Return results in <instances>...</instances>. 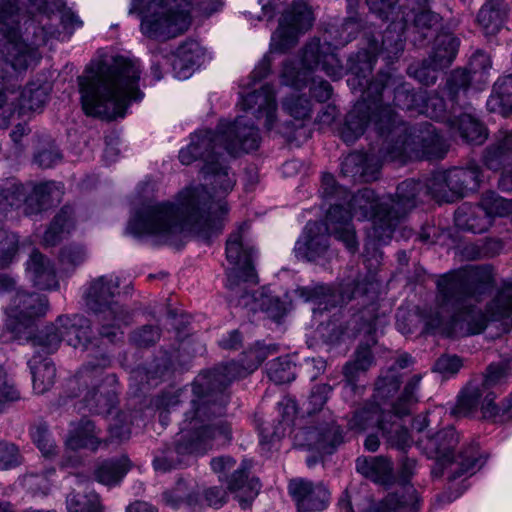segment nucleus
I'll list each match as a JSON object with an SVG mask.
<instances>
[{
    "instance_id": "nucleus-58",
    "label": "nucleus",
    "mask_w": 512,
    "mask_h": 512,
    "mask_svg": "<svg viewBox=\"0 0 512 512\" xmlns=\"http://www.w3.org/2000/svg\"><path fill=\"white\" fill-rule=\"evenodd\" d=\"M480 203L487 211V215L491 217V222L495 216H505L512 213V199H505L494 192L484 193Z\"/></svg>"
},
{
    "instance_id": "nucleus-37",
    "label": "nucleus",
    "mask_w": 512,
    "mask_h": 512,
    "mask_svg": "<svg viewBox=\"0 0 512 512\" xmlns=\"http://www.w3.org/2000/svg\"><path fill=\"white\" fill-rule=\"evenodd\" d=\"M356 470L376 484L390 486L394 482L392 463L383 456L359 457Z\"/></svg>"
},
{
    "instance_id": "nucleus-52",
    "label": "nucleus",
    "mask_w": 512,
    "mask_h": 512,
    "mask_svg": "<svg viewBox=\"0 0 512 512\" xmlns=\"http://www.w3.org/2000/svg\"><path fill=\"white\" fill-rule=\"evenodd\" d=\"M380 429L390 446L401 450L410 446L411 437L409 432L400 423L394 421L389 424V418H385L380 422Z\"/></svg>"
},
{
    "instance_id": "nucleus-45",
    "label": "nucleus",
    "mask_w": 512,
    "mask_h": 512,
    "mask_svg": "<svg viewBox=\"0 0 512 512\" xmlns=\"http://www.w3.org/2000/svg\"><path fill=\"white\" fill-rule=\"evenodd\" d=\"M100 430L93 421L83 418L71 432L67 444L72 449L87 448L96 450L99 441Z\"/></svg>"
},
{
    "instance_id": "nucleus-46",
    "label": "nucleus",
    "mask_w": 512,
    "mask_h": 512,
    "mask_svg": "<svg viewBox=\"0 0 512 512\" xmlns=\"http://www.w3.org/2000/svg\"><path fill=\"white\" fill-rule=\"evenodd\" d=\"M488 108L504 115L512 112V75L500 77L487 101Z\"/></svg>"
},
{
    "instance_id": "nucleus-47",
    "label": "nucleus",
    "mask_w": 512,
    "mask_h": 512,
    "mask_svg": "<svg viewBox=\"0 0 512 512\" xmlns=\"http://www.w3.org/2000/svg\"><path fill=\"white\" fill-rule=\"evenodd\" d=\"M72 227L73 210L69 206H64L45 231L42 239L43 245L46 247L55 246L61 241L65 233H69Z\"/></svg>"
},
{
    "instance_id": "nucleus-40",
    "label": "nucleus",
    "mask_w": 512,
    "mask_h": 512,
    "mask_svg": "<svg viewBox=\"0 0 512 512\" xmlns=\"http://www.w3.org/2000/svg\"><path fill=\"white\" fill-rule=\"evenodd\" d=\"M400 382V375L395 372V369H388L375 384L374 404L383 414L387 413L390 417L394 416L390 403L395 401L393 397L399 389Z\"/></svg>"
},
{
    "instance_id": "nucleus-20",
    "label": "nucleus",
    "mask_w": 512,
    "mask_h": 512,
    "mask_svg": "<svg viewBox=\"0 0 512 512\" xmlns=\"http://www.w3.org/2000/svg\"><path fill=\"white\" fill-rule=\"evenodd\" d=\"M403 25L393 24L390 25L383 34L365 35L367 41V48L357 54V60L362 66L355 65L353 70V82L357 80V74L361 79L367 82V77L373 69V65L378 55H383L387 62L397 58L403 51V38L401 30Z\"/></svg>"
},
{
    "instance_id": "nucleus-33",
    "label": "nucleus",
    "mask_w": 512,
    "mask_h": 512,
    "mask_svg": "<svg viewBox=\"0 0 512 512\" xmlns=\"http://www.w3.org/2000/svg\"><path fill=\"white\" fill-rule=\"evenodd\" d=\"M445 173L448 178V186L456 201L469 191H475L479 187L482 170L476 163H471L465 168L454 167Z\"/></svg>"
},
{
    "instance_id": "nucleus-26",
    "label": "nucleus",
    "mask_w": 512,
    "mask_h": 512,
    "mask_svg": "<svg viewBox=\"0 0 512 512\" xmlns=\"http://www.w3.org/2000/svg\"><path fill=\"white\" fill-rule=\"evenodd\" d=\"M241 107L243 110H252L256 118L265 117V127L271 130L276 120V101L273 88L265 84L260 90L241 96Z\"/></svg>"
},
{
    "instance_id": "nucleus-32",
    "label": "nucleus",
    "mask_w": 512,
    "mask_h": 512,
    "mask_svg": "<svg viewBox=\"0 0 512 512\" xmlns=\"http://www.w3.org/2000/svg\"><path fill=\"white\" fill-rule=\"evenodd\" d=\"M429 0H407L404 11V22L412 21L415 29L422 38H427L429 32L435 31L441 21L439 14L431 11Z\"/></svg>"
},
{
    "instance_id": "nucleus-17",
    "label": "nucleus",
    "mask_w": 512,
    "mask_h": 512,
    "mask_svg": "<svg viewBox=\"0 0 512 512\" xmlns=\"http://www.w3.org/2000/svg\"><path fill=\"white\" fill-rule=\"evenodd\" d=\"M322 196L327 200H335L331 207L338 205L342 210V215L347 213L349 215L348 223L353 227L351 223L352 217H356L358 220H364L372 218L370 236L377 239L374 235L375 221L380 216L381 205L385 201L382 199L379 201L373 190L364 188L358 193L354 194L348 201L349 210L345 209L343 204L346 203L349 193L348 191L336 184L334 177L331 174H324L322 177Z\"/></svg>"
},
{
    "instance_id": "nucleus-59",
    "label": "nucleus",
    "mask_w": 512,
    "mask_h": 512,
    "mask_svg": "<svg viewBox=\"0 0 512 512\" xmlns=\"http://www.w3.org/2000/svg\"><path fill=\"white\" fill-rule=\"evenodd\" d=\"M488 308L495 317H508L512 314V281L504 283Z\"/></svg>"
},
{
    "instance_id": "nucleus-57",
    "label": "nucleus",
    "mask_w": 512,
    "mask_h": 512,
    "mask_svg": "<svg viewBox=\"0 0 512 512\" xmlns=\"http://www.w3.org/2000/svg\"><path fill=\"white\" fill-rule=\"evenodd\" d=\"M47 98L48 94L44 87L29 86L23 91H19V99L17 105H19L22 109L37 111L44 106Z\"/></svg>"
},
{
    "instance_id": "nucleus-23",
    "label": "nucleus",
    "mask_w": 512,
    "mask_h": 512,
    "mask_svg": "<svg viewBox=\"0 0 512 512\" xmlns=\"http://www.w3.org/2000/svg\"><path fill=\"white\" fill-rule=\"evenodd\" d=\"M496 393L485 389L480 384L469 383L459 394L458 400L451 413L456 417L473 415L478 409L485 419H491L500 413L495 403Z\"/></svg>"
},
{
    "instance_id": "nucleus-42",
    "label": "nucleus",
    "mask_w": 512,
    "mask_h": 512,
    "mask_svg": "<svg viewBox=\"0 0 512 512\" xmlns=\"http://www.w3.org/2000/svg\"><path fill=\"white\" fill-rule=\"evenodd\" d=\"M32 374L33 389L37 394H43L54 384L56 368L50 359L33 356L29 362Z\"/></svg>"
},
{
    "instance_id": "nucleus-53",
    "label": "nucleus",
    "mask_w": 512,
    "mask_h": 512,
    "mask_svg": "<svg viewBox=\"0 0 512 512\" xmlns=\"http://www.w3.org/2000/svg\"><path fill=\"white\" fill-rule=\"evenodd\" d=\"M424 191L429 193L438 202H454V197L448 186V178L445 171L435 172L424 184Z\"/></svg>"
},
{
    "instance_id": "nucleus-27",
    "label": "nucleus",
    "mask_w": 512,
    "mask_h": 512,
    "mask_svg": "<svg viewBox=\"0 0 512 512\" xmlns=\"http://www.w3.org/2000/svg\"><path fill=\"white\" fill-rule=\"evenodd\" d=\"M228 298L230 302H235L236 305L248 308L250 311H264L275 320L282 318L288 309L286 302L281 301L277 296L268 294L265 289L250 295L248 288L237 297L230 296Z\"/></svg>"
},
{
    "instance_id": "nucleus-30",
    "label": "nucleus",
    "mask_w": 512,
    "mask_h": 512,
    "mask_svg": "<svg viewBox=\"0 0 512 512\" xmlns=\"http://www.w3.org/2000/svg\"><path fill=\"white\" fill-rule=\"evenodd\" d=\"M63 340L69 346L88 350L93 344L90 321L81 315L60 316L57 319Z\"/></svg>"
},
{
    "instance_id": "nucleus-15",
    "label": "nucleus",
    "mask_w": 512,
    "mask_h": 512,
    "mask_svg": "<svg viewBox=\"0 0 512 512\" xmlns=\"http://www.w3.org/2000/svg\"><path fill=\"white\" fill-rule=\"evenodd\" d=\"M387 143L385 156L391 161L405 162L412 158L442 159L448 151L444 140L430 124L413 131L406 125L403 137L395 138L394 143L393 138H390Z\"/></svg>"
},
{
    "instance_id": "nucleus-56",
    "label": "nucleus",
    "mask_w": 512,
    "mask_h": 512,
    "mask_svg": "<svg viewBox=\"0 0 512 512\" xmlns=\"http://www.w3.org/2000/svg\"><path fill=\"white\" fill-rule=\"evenodd\" d=\"M66 502L69 512H102L99 496L94 492L70 494Z\"/></svg>"
},
{
    "instance_id": "nucleus-50",
    "label": "nucleus",
    "mask_w": 512,
    "mask_h": 512,
    "mask_svg": "<svg viewBox=\"0 0 512 512\" xmlns=\"http://www.w3.org/2000/svg\"><path fill=\"white\" fill-rule=\"evenodd\" d=\"M421 375H413L405 384L401 394L390 403L393 415L403 417L410 413L412 405L418 402V391L420 388Z\"/></svg>"
},
{
    "instance_id": "nucleus-4",
    "label": "nucleus",
    "mask_w": 512,
    "mask_h": 512,
    "mask_svg": "<svg viewBox=\"0 0 512 512\" xmlns=\"http://www.w3.org/2000/svg\"><path fill=\"white\" fill-rule=\"evenodd\" d=\"M260 141L258 128L246 116H239L233 122L221 120L215 131L200 130L194 133L189 145L180 150L179 160L184 165L202 161L201 172L206 184L221 197L232 191L236 183L222 150L236 156L241 152L256 150Z\"/></svg>"
},
{
    "instance_id": "nucleus-36",
    "label": "nucleus",
    "mask_w": 512,
    "mask_h": 512,
    "mask_svg": "<svg viewBox=\"0 0 512 512\" xmlns=\"http://www.w3.org/2000/svg\"><path fill=\"white\" fill-rule=\"evenodd\" d=\"M204 58V50L196 41L183 43L176 51L172 66L179 79H187L199 67Z\"/></svg>"
},
{
    "instance_id": "nucleus-49",
    "label": "nucleus",
    "mask_w": 512,
    "mask_h": 512,
    "mask_svg": "<svg viewBox=\"0 0 512 512\" xmlns=\"http://www.w3.org/2000/svg\"><path fill=\"white\" fill-rule=\"evenodd\" d=\"M391 418L387 413H382L374 403L365 404L363 407L355 410L348 420V427L356 432H362L369 427Z\"/></svg>"
},
{
    "instance_id": "nucleus-43",
    "label": "nucleus",
    "mask_w": 512,
    "mask_h": 512,
    "mask_svg": "<svg viewBox=\"0 0 512 512\" xmlns=\"http://www.w3.org/2000/svg\"><path fill=\"white\" fill-rule=\"evenodd\" d=\"M450 126L467 143L482 144L487 138L485 127L470 114H461L449 119Z\"/></svg>"
},
{
    "instance_id": "nucleus-63",
    "label": "nucleus",
    "mask_w": 512,
    "mask_h": 512,
    "mask_svg": "<svg viewBox=\"0 0 512 512\" xmlns=\"http://www.w3.org/2000/svg\"><path fill=\"white\" fill-rule=\"evenodd\" d=\"M18 250V237L16 234L0 229V268L8 265Z\"/></svg>"
},
{
    "instance_id": "nucleus-38",
    "label": "nucleus",
    "mask_w": 512,
    "mask_h": 512,
    "mask_svg": "<svg viewBox=\"0 0 512 512\" xmlns=\"http://www.w3.org/2000/svg\"><path fill=\"white\" fill-rule=\"evenodd\" d=\"M509 13L505 0H486L477 14V23L486 35H495L503 27Z\"/></svg>"
},
{
    "instance_id": "nucleus-29",
    "label": "nucleus",
    "mask_w": 512,
    "mask_h": 512,
    "mask_svg": "<svg viewBox=\"0 0 512 512\" xmlns=\"http://www.w3.org/2000/svg\"><path fill=\"white\" fill-rule=\"evenodd\" d=\"M371 508L372 512H419L421 499L414 487L403 486L387 493Z\"/></svg>"
},
{
    "instance_id": "nucleus-18",
    "label": "nucleus",
    "mask_w": 512,
    "mask_h": 512,
    "mask_svg": "<svg viewBox=\"0 0 512 512\" xmlns=\"http://www.w3.org/2000/svg\"><path fill=\"white\" fill-rule=\"evenodd\" d=\"M423 191L424 183L408 179L397 186L395 198L389 196L385 199L374 228V235L380 241L385 243L391 239L397 223L416 206Z\"/></svg>"
},
{
    "instance_id": "nucleus-13",
    "label": "nucleus",
    "mask_w": 512,
    "mask_h": 512,
    "mask_svg": "<svg viewBox=\"0 0 512 512\" xmlns=\"http://www.w3.org/2000/svg\"><path fill=\"white\" fill-rule=\"evenodd\" d=\"M118 283L113 279L99 277L86 292V305L97 316L99 334L109 342L122 335L121 326L127 325L130 314L114 300Z\"/></svg>"
},
{
    "instance_id": "nucleus-8",
    "label": "nucleus",
    "mask_w": 512,
    "mask_h": 512,
    "mask_svg": "<svg viewBox=\"0 0 512 512\" xmlns=\"http://www.w3.org/2000/svg\"><path fill=\"white\" fill-rule=\"evenodd\" d=\"M363 89V101L358 102L347 114L345 125L341 131L342 139L346 143L355 142L367 128H373L381 140L380 152L385 156V146L390 138L403 137L406 123L394 110L378 106L373 98L367 96V86Z\"/></svg>"
},
{
    "instance_id": "nucleus-39",
    "label": "nucleus",
    "mask_w": 512,
    "mask_h": 512,
    "mask_svg": "<svg viewBox=\"0 0 512 512\" xmlns=\"http://www.w3.org/2000/svg\"><path fill=\"white\" fill-rule=\"evenodd\" d=\"M454 220L459 229L472 233H483L491 226V217L481 203H464L456 210Z\"/></svg>"
},
{
    "instance_id": "nucleus-34",
    "label": "nucleus",
    "mask_w": 512,
    "mask_h": 512,
    "mask_svg": "<svg viewBox=\"0 0 512 512\" xmlns=\"http://www.w3.org/2000/svg\"><path fill=\"white\" fill-rule=\"evenodd\" d=\"M249 465L243 461L239 468L234 470L228 480V490L235 494L240 506L248 508L260 490V483L256 478H248Z\"/></svg>"
},
{
    "instance_id": "nucleus-62",
    "label": "nucleus",
    "mask_w": 512,
    "mask_h": 512,
    "mask_svg": "<svg viewBox=\"0 0 512 512\" xmlns=\"http://www.w3.org/2000/svg\"><path fill=\"white\" fill-rule=\"evenodd\" d=\"M471 75L464 69H456L447 80V90L452 103L457 101L461 91L465 92L470 86Z\"/></svg>"
},
{
    "instance_id": "nucleus-44",
    "label": "nucleus",
    "mask_w": 512,
    "mask_h": 512,
    "mask_svg": "<svg viewBox=\"0 0 512 512\" xmlns=\"http://www.w3.org/2000/svg\"><path fill=\"white\" fill-rule=\"evenodd\" d=\"M199 498V489L193 482H186L183 478H179L174 487L163 493V501L172 508H178L181 505H193L197 503Z\"/></svg>"
},
{
    "instance_id": "nucleus-12",
    "label": "nucleus",
    "mask_w": 512,
    "mask_h": 512,
    "mask_svg": "<svg viewBox=\"0 0 512 512\" xmlns=\"http://www.w3.org/2000/svg\"><path fill=\"white\" fill-rule=\"evenodd\" d=\"M249 230L250 224L243 222L229 235L226 241V259L232 265L227 270L228 297H237L242 291H246L258 283V276L253 265L255 250Z\"/></svg>"
},
{
    "instance_id": "nucleus-14",
    "label": "nucleus",
    "mask_w": 512,
    "mask_h": 512,
    "mask_svg": "<svg viewBox=\"0 0 512 512\" xmlns=\"http://www.w3.org/2000/svg\"><path fill=\"white\" fill-rule=\"evenodd\" d=\"M357 83L360 87L367 86V96L375 99L378 106L393 110L390 105L406 110H417L422 107L425 100V91H416L404 77L392 72H379L377 76L367 82L357 74Z\"/></svg>"
},
{
    "instance_id": "nucleus-25",
    "label": "nucleus",
    "mask_w": 512,
    "mask_h": 512,
    "mask_svg": "<svg viewBox=\"0 0 512 512\" xmlns=\"http://www.w3.org/2000/svg\"><path fill=\"white\" fill-rule=\"evenodd\" d=\"M298 512H319L330 502V492L322 482L314 483L306 479H295L289 484Z\"/></svg>"
},
{
    "instance_id": "nucleus-7",
    "label": "nucleus",
    "mask_w": 512,
    "mask_h": 512,
    "mask_svg": "<svg viewBox=\"0 0 512 512\" xmlns=\"http://www.w3.org/2000/svg\"><path fill=\"white\" fill-rule=\"evenodd\" d=\"M458 443L459 434L452 426L427 437L424 449L428 457L435 459L431 469L433 477H441L449 468L448 479L452 481L464 474H474L485 464L486 458L480 454L475 441L464 443L455 457L453 451Z\"/></svg>"
},
{
    "instance_id": "nucleus-61",
    "label": "nucleus",
    "mask_w": 512,
    "mask_h": 512,
    "mask_svg": "<svg viewBox=\"0 0 512 512\" xmlns=\"http://www.w3.org/2000/svg\"><path fill=\"white\" fill-rule=\"evenodd\" d=\"M132 413L121 411L117 413L109 423V432L111 437L120 441L130 437L132 426Z\"/></svg>"
},
{
    "instance_id": "nucleus-5",
    "label": "nucleus",
    "mask_w": 512,
    "mask_h": 512,
    "mask_svg": "<svg viewBox=\"0 0 512 512\" xmlns=\"http://www.w3.org/2000/svg\"><path fill=\"white\" fill-rule=\"evenodd\" d=\"M141 70L137 60L115 56L78 77L81 104L86 115L102 119L123 117L129 103L140 100Z\"/></svg>"
},
{
    "instance_id": "nucleus-24",
    "label": "nucleus",
    "mask_w": 512,
    "mask_h": 512,
    "mask_svg": "<svg viewBox=\"0 0 512 512\" xmlns=\"http://www.w3.org/2000/svg\"><path fill=\"white\" fill-rule=\"evenodd\" d=\"M342 440V431L334 422L318 427L300 428L294 435L296 447L314 450L320 454H332Z\"/></svg>"
},
{
    "instance_id": "nucleus-64",
    "label": "nucleus",
    "mask_w": 512,
    "mask_h": 512,
    "mask_svg": "<svg viewBox=\"0 0 512 512\" xmlns=\"http://www.w3.org/2000/svg\"><path fill=\"white\" fill-rule=\"evenodd\" d=\"M283 109L295 119H305L311 112L310 100L302 95H291L283 102Z\"/></svg>"
},
{
    "instance_id": "nucleus-48",
    "label": "nucleus",
    "mask_w": 512,
    "mask_h": 512,
    "mask_svg": "<svg viewBox=\"0 0 512 512\" xmlns=\"http://www.w3.org/2000/svg\"><path fill=\"white\" fill-rule=\"evenodd\" d=\"M459 48V40L450 33L436 37L431 57L436 61V67L447 68L455 59Z\"/></svg>"
},
{
    "instance_id": "nucleus-21",
    "label": "nucleus",
    "mask_w": 512,
    "mask_h": 512,
    "mask_svg": "<svg viewBox=\"0 0 512 512\" xmlns=\"http://www.w3.org/2000/svg\"><path fill=\"white\" fill-rule=\"evenodd\" d=\"M0 32L8 39L7 62L17 72L25 70L32 60V51L19 41L16 0H0Z\"/></svg>"
},
{
    "instance_id": "nucleus-3",
    "label": "nucleus",
    "mask_w": 512,
    "mask_h": 512,
    "mask_svg": "<svg viewBox=\"0 0 512 512\" xmlns=\"http://www.w3.org/2000/svg\"><path fill=\"white\" fill-rule=\"evenodd\" d=\"M493 285L492 271L488 267H470L442 276L436 284L432 305L420 313L425 330L444 336L480 334L487 327L491 314L485 313L472 301H480Z\"/></svg>"
},
{
    "instance_id": "nucleus-31",
    "label": "nucleus",
    "mask_w": 512,
    "mask_h": 512,
    "mask_svg": "<svg viewBox=\"0 0 512 512\" xmlns=\"http://www.w3.org/2000/svg\"><path fill=\"white\" fill-rule=\"evenodd\" d=\"M26 273L39 290H53L59 287L53 263L38 251L31 253L26 264Z\"/></svg>"
},
{
    "instance_id": "nucleus-2",
    "label": "nucleus",
    "mask_w": 512,
    "mask_h": 512,
    "mask_svg": "<svg viewBox=\"0 0 512 512\" xmlns=\"http://www.w3.org/2000/svg\"><path fill=\"white\" fill-rule=\"evenodd\" d=\"M227 204L215 201L205 186L181 190L175 202H144L131 215L126 231L134 236H152L161 244L176 245L185 231L208 240L222 229Z\"/></svg>"
},
{
    "instance_id": "nucleus-22",
    "label": "nucleus",
    "mask_w": 512,
    "mask_h": 512,
    "mask_svg": "<svg viewBox=\"0 0 512 512\" xmlns=\"http://www.w3.org/2000/svg\"><path fill=\"white\" fill-rule=\"evenodd\" d=\"M312 11L303 1H295L283 14L279 27L272 36V47L285 52L294 47L298 36L312 26Z\"/></svg>"
},
{
    "instance_id": "nucleus-16",
    "label": "nucleus",
    "mask_w": 512,
    "mask_h": 512,
    "mask_svg": "<svg viewBox=\"0 0 512 512\" xmlns=\"http://www.w3.org/2000/svg\"><path fill=\"white\" fill-rule=\"evenodd\" d=\"M58 196L55 183H19L14 179L0 182V207H23L25 215H36L46 210Z\"/></svg>"
},
{
    "instance_id": "nucleus-9",
    "label": "nucleus",
    "mask_w": 512,
    "mask_h": 512,
    "mask_svg": "<svg viewBox=\"0 0 512 512\" xmlns=\"http://www.w3.org/2000/svg\"><path fill=\"white\" fill-rule=\"evenodd\" d=\"M349 215H342L341 208L336 205L330 207L326 216V223H307L302 237L296 242L294 251L298 258L314 261L323 256L329 247L328 234L334 235L342 241L346 248L355 252L358 248L354 227L349 223Z\"/></svg>"
},
{
    "instance_id": "nucleus-6",
    "label": "nucleus",
    "mask_w": 512,
    "mask_h": 512,
    "mask_svg": "<svg viewBox=\"0 0 512 512\" xmlns=\"http://www.w3.org/2000/svg\"><path fill=\"white\" fill-rule=\"evenodd\" d=\"M361 27V20L356 15L348 17L339 28L332 27L328 33L333 47L338 48L349 43L357 36ZM318 68L333 79L342 76L341 62L331 50V44L322 45L319 40H312L303 49L299 61L288 59L283 63L281 83L299 90L307 85L311 74Z\"/></svg>"
},
{
    "instance_id": "nucleus-41",
    "label": "nucleus",
    "mask_w": 512,
    "mask_h": 512,
    "mask_svg": "<svg viewBox=\"0 0 512 512\" xmlns=\"http://www.w3.org/2000/svg\"><path fill=\"white\" fill-rule=\"evenodd\" d=\"M130 460L126 456L104 460L94 469L95 479L104 485L118 484L130 469Z\"/></svg>"
},
{
    "instance_id": "nucleus-28",
    "label": "nucleus",
    "mask_w": 512,
    "mask_h": 512,
    "mask_svg": "<svg viewBox=\"0 0 512 512\" xmlns=\"http://www.w3.org/2000/svg\"><path fill=\"white\" fill-rule=\"evenodd\" d=\"M381 164L374 156L355 152L347 155L341 163V174L353 182H370L378 178Z\"/></svg>"
},
{
    "instance_id": "nucleus-19",
    "label": "nucleus",
    "mask_w": 512,
    "mask_h": 512,
    "mask_svg": "<svg viewBox=\"0 0 512 512\" xmlns=\"http://www.w3.org/2000/svg\"><path fill=\"white\" fill-rule=\"evenodd\" d=\"M48 302L45 296L16 291L6 308V328L14 339H28L36 318L45 315Z\"/></svg>"
},
{
    "instance_id": "nucleus-60",
    "label": "nucleus",
    "mask_w": 512,
    "mask_h": 512,
    "mask_svg": "<svg viewBox=\"0 0 512 512\" xmlns=\"http://www.w3.org/2000/svg\"><path fill=\"white\" fill-rule=\"evenodd\" d=\"M86 259V251L81 245H69L62 248L59 261L64 271L71 272Z\"/></svg>"
},
{
    "instance_id": "nucleus-55",
    "label": "nucleus",
    "mask_w": 512,
    "mask_h": 512,
    "mask_svg": "<svg viewBox=\"0 0 512 512\" xmlns=\"http://www.w3.org/2000/svg\"><path fill=\"white\" fill-rule=\"evenodd\" d=\"M442 69V67H436V61H433L432 57L429 56L428 59L422 62L410 64L407 68V73L420 83L429 86L436 82L437 73Z\"/></svg>"
},
{
    "instance_id": "nucleus-10",
    "label": "nucleus",
    "mask_w": 512,
    "mask_h": 512,
    "mask_svg": "<svg viewBox=\"0 0 512 512\" xmlns=\"http://www.w3.org/2000/svg\"><path fill=\"white\" fill-rule=\"evenodd\" d=\"M109 365L110 358L101 353L87 362L76 375L78 393L75 396L81 397L90 412L108 414L118 402L113 377H103L104 369Z\"/></svg>"
},
{
    "instance_id": "nucleus-35",
    "label": "nucleus",
    "mask_w": 512,
    "mask_h": 512,
    "mask_svg": "<svg viewBox=\"0 0 512 512\" xmlns=\"http://www.w3.org/2000/svg\"><path fill=\"white\" fill-rule=\"evenodd\" d=\"M512 160V132L500 130L494 141L485 148L482 161L494 171L501 170Z\"/></svg>"
},
{
    "instance_id": "nucleus-11",
    "label": "nucleus",
    "mask_w": 512,
    "mask_h": 512,
    "mask_svg": "<svg viewBox=\"0 0 512 512\" xmlns=\"http://www.w3.org/2000/svg\"><path fill=\"white\" fill-rule=\"evenodd\" d=\"M146 9L141 21L142 33L152 39L166 40L185 32L190 25L186 9L178 0H133L129 13Z\"/></svg>"
},
{
    "instance_id": "nucleus-51",
    "label": "nucleus",
    "mask_w": 512,
    "mask_h": 512,
    "mask_svg": "<svg viewBox=\"0 0 512 512\" xmlns=\"http://www.w3.org/2000/svg\"><path fill=\"white\" fill-rule=\"evenodd\" d=\"M25 341H30L33 346H39L43 351L47 353H53L56 351L63 340V337L60 332L59 325L51 324L38 331L37 334H33V327L31 328V337L28 339H24Z\"/></svg>"
},
{
    "instance_id": "nucleus-54",
    "label": "nucleus",
    "mask_w": 512,
    "mask_h": 512,
    "mask_svg": "<svg viewBox=\"0 0 512 512\" xmlns=\"http://www.w3.org/2000/svg\"><path fill=\"white\" fill-rule=\"evenodd\" d=\"M267 373L276 384L288 383L295 378V365L288 356L278 357L268 363Z\"/></svg>"
},
{
    "instance_id": "nucleus-1",
    "label": "nucleus",
    "mask_w": 512,
    "mask_h": 512,
    "mask_svg": "<svg viewBox=\"0 0 512 512\" xmlns=\"http://www.w3.org/2000/svg\"><path fill=\"white\" fill-rule=\"evenodd\" d=\"M266 350L259 348L251 352L256 362L244 367L229 362L198 375L192 384V396L183 412L180 433L171 444L161 447L153 460L156 471L163 473L186 467L192 456L207 453L217 437L230 438V428L222 421H215L225 412L229 396L228 385L246 377L266 358Z\"/></svg>"
}]
</instances>
